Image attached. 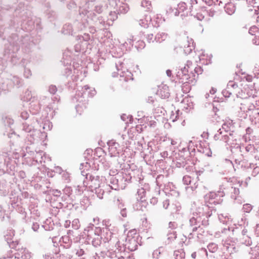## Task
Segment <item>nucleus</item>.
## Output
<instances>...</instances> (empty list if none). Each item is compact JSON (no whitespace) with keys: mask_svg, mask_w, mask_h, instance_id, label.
<instances>
[{"mask_svg":"<svg viewBox=\"0 0 259 259\" xmlns=\"http://www.w3.org/2000/svg\"><path fill=\"white\" fill-rule=\"evenodd\" d=\"M252 106H250L249 108H248L247 109H246L245 108V107H244L243 106L242 107H240V109L243 111V112H249L251 109V107H252Z\"/></svg>","mask_w":259,"mask_h":259,"instance_id":"37","label":"nucleus"},{"mask_svg":"<svg viewBox=\"0 0 259 259\" xmlns=\"http://www.w3.org/2000/svg\"><path fill=\"white\" fill-rule=\"evenodd\" d=\"M219 2V0H217L216 2H214V4L217 5V3Z\"/></svg>","mask_w":259,"mask_h":259,"instance_id":"60","label":"nucleus"},{"mask_svg":"<svg viewBox=\"0 0 259 259\" xmlns=\"http://www.w3.org/2000/svg\"><path fill=\"white\" fill-rule=\"evenodd\" d=\"M115 144H116V142L114 140L109 141L107 142V144L108 146H114Z\"/></svg>","mask_w":259,"mask_h":259,"instance_id":"39","label":"nucleus"},{"mask_svg":"<svg viewBox=\"0 0 259 259\" xmlns=\"http://www.w3.org/2000/svg\"><path fill=\"white\" fill-rule=\"evenodd\" d=\"M139 24L144 28H146L148 26V21L145 19H140L139 21Z\"/></svg>","mask_w":259,"mask_h":259,"instance_id":"24","label":"nucleus"},{"mask_svg":"<svg viewBox=\"0 0 259 259\" xmlns=\"http://www.w3.org/2000/svg\"><path fill=\"white\" fill-rule=\"evenodd\" d=\"M123 65V63L120 60L116 62L115 66L117 70V75H119L120 77L123 78V80L125 81L133 80V74L124 67Z\"/></svg>","mask_w":259,"mask_h":259,"instance_id":"2","label":"nucleus"},{"mask_svg":"<svg viewBox=\"0 0 259 259\" xmlns=\"http://www.w3.org/2000/svg\"><path fill=\"white\" fill-rule=\"evenodd\" d=\"M216 92V89H214V88H212L210 90V94H214Z\"/></svg>","mask_w":259,"mask_h":259,"instance_id":"47","label":"nucleus"},{"mask_svg":"<svg viewBox=\"0 0 259 259\" xmlns=\"http://www.w3.org/2000/svg\"><path fill=\"white\" fill-rule=\"evenodd\" d=\"M176 76L178 79L181 80V82H183V77H184V75L183 74L182 68L180 69L179 71L177 72Z\"/></svg>","mask_w":259,"mask_h":259,"instance_id":"26","label":"nucleus"},{"mask_svg":"<svg viewBox=\"0 0 259 259\" xmlns=\"http://www.w3.org/2000/svg\"><path fill=\"white\" fill-rule=\"evenodd\" d=\"M117 13L116 11L111 12L109 15L108 20H111L112 22H113L117 18Z\"/></svg>","mask_w":259,"mask_h":259,"instance_id":"21","label":"nucleus"},{"mask_svg":"<svg viewBox=\"0 0 259 259\" xmlns=\"http://www.w3.org/2000/svg\"><path fill=\"white\" fill-rule=\"evenodd\" d=\"M192 64V62L191 61H188L187 62V64L185 66H186V68H188V69L190 68V66Z\"/></svg>","mask_w":259,"mask_h":259,"instance_id":"43","label":"nucleus"},{"mask_svg":"<svg viewBox=\"0 0 259 259\" xmlns=\"http://www.w3.org/2000/svg\"><path fill=\"white\" fill-rule=\"evenodd\" d=\"M171 144L172 145H175V144H176V143H175V142H174V141H171Z\"/></svg>","mask_w":259,"mask_h":259,"instance_id":"56","label":"nucleus"},{"mask_svg":"<svg viewBox=\"0 0 259 259\" xmlns=\"http://www.w3.org/2000/svg\"><path fill=\"white\" fill-rule=\"evenodd\" d=\"M194 72L197 75L202 74L203 72V69L200 66H197L194 68Z\"/></svg>","mask_w":259,"mask_h":259,"instance_id":"31","label":"nucleus"},{"mask_svg":"<svg viewBox=\"0 0 259 259\" xmlns=\"http://www.w3.org/2000/svg\"><path fill=\"white\" fill-rule=\"evenodd\" d=\"M208 96H209L208 94H206V98H207Z\"/></svg>","mask_w":259,"mask_h":259,"instance_id":"63","label":"nucleus"},{"mask_svg":"<svg viewBox=\"0 0 259 259\" xmlns=\"http://www.w3.org/2000/svg\"><path fill=\"white\" fill-rule=\"evenodd\" d=\"M115 48H112L110 52L112 53H115Z\"/></svg>","mask_w":259,"mask_h":259,"instance_id":"55","label":"nucleus"},{"mask_svg":"<svg viewBox=\"0 0 259 259\" xmlns=\"http://www.w3.org/2000/svg\"><path fill=\"white\" fill-rule=\"evenodd\" d=\"M252 132H253V130L250 127H247L246 130V135H249L252 133ZM244 139H245V141H246L247 135L244 136Z\"/></svg>","mask_w":259,"mask_h":259,"instance_id":"33","label":"nucleus"},{"mask_svg":"<svg viewBox=\"0 0 259 259\" xmlns=\"http://www.w3.org/2000/svg\"><path fill=\"white\" fill-rule=\"evenodd\" d=\"M226 12L229 15H232L235 11V6L233 4L228 3L224 7Z\"/></svg>","mask_w":259,"mask_h":259,"instance_id":"9","label":"nucleus"},{"mask_svg":"<svg viewBox=\"0 0 259 259\" xmlns=\"http://www.w3.org/2000/svg\"><path fill=\"white\" fill-rule=\"evenodd\" d=\"M141 6L146 8L147 10L150 11L151 8V2L147 0H143L141 2Z\"/></svg>","mask_w":259,"mask_h":259,"instance_id":"19","label":"nucleus"},{"mask_svg":"<svg viewBox=\"0 0 259 259\" xmlns=\"http://www.w3.org/2000/svg\"><path fill=\"white\" fill-rule=\"evenodd\" d=\"M146 40L148 42H154L155 41L154 40V36L152 33H148L145 35Z\"/></svg>","mask_w":259,"mask_h":259,"instance_id":"22","label":"nucleus"},{"mask_svg":"<svg viewBox=\"0 0 259 259\" xmlns=\"http://www.w3.org/2000/svg\"><path fill=\"white\" fill-rule=\"evenodd\" d=\"M177 10L181 14V17L183 18L189 15L190 10H187V6L185 3L181 2L177 5Z\"/></svg>","mask_w":259,"mask_h":259,"instance_id":"5","label":"nucleus"},{"mask_svg":"<svg viewBox=\"0 0 259 259\" xmlns=\"http://www.w3.org/2000/svg\"><path fill=\"white\" fill-rule=\"evenodd\" d=\"M147 102L153 104L154 106H156L154 99L152 97H149L147 99Z\"/></svg>","mask_w":259,"mask_h":259,"instance_id":"34","label":"nucleus"},{"mask_svg":"<svg viewBox=\"0 0 259 259\" xmlns=\"http://www.w3.org/2000/svg\"><path fill=\"white\" fill-rule=\"evenodd\" d=\"M156 95L162 99L168 98L170 95L168 87L166 84L159 85Z\"/></svg>","mask_w":259,"mask_h":259,"instance_id":"4","label":"nucleus"},{"mask_svg":"<svg viewBox=\"0 0 259 259\" xmlns=\"http://www.w3.org/2000/svg\"><path fill=\"white\" fill-rule=\"evenodd\" d=\"M222 94L225 98H229L232 95L229 91V89H228V87L223 90L222 91Z\"/></svg>","mask_w":259,"mask_h":259,"instance_id":"29","label":"nucleus"},{"mask_svg":"<svg viewBox=\"0 0 259 259\" xmlns=\"http://www.w3.org/2000/svg\"><path fill=\"white\" fill-rule=\"evenodd\" d=\"M167 35L165 32H158L154 36V40L156 42L161 43L167 38Z\"/></svg>","mask_w":259,"mask_h":259,"instance_id":"7","label":"nucleus"},{"mask_svg":"<svg viewBox=\"0 0 259 259\" xmlns=\"http://www.w3.org/2000/svg\"><path fill=\"white\" fill-rule=\"evenodd\" d=\"M192 2H195L197 3L196 0H191Z\"/></svg>","mask_w":259,"mask_h":259,"instance_id":"59","label":"nucleus"},{"mask_svg":"<svg viewBox=\"0 0 259 259\" xmlns=\"http://www.w3.org/2000/svg\"><path fill=\"white\" fill-rule=\"evenodd\" d=\"M96 94V91L94 88H90L88 85H85L81 88L80 90H78L75 96L72 99L74 102L81 103L83 101V99L87 97H93Z\"/></svg>","mask_w":259,"mask_h":259,"instance_id":"1","label":"nucleus"},{"mask_svg":"<svg viewBox=\"0 0 259 259\" xmlns=\"http://www.w3.org/2000/svg\"><path fill=\"white\" fill-rule=\"evenodd\" d=\"M187 178H189V177H186V176H185V177H184V179H187Z\"/></svg>","mask_w":259,"mask_h":259,"instance_id":"62","label":"nucleus"},{"mask_svg":"<svg viewBox=\"0 0 259 259\" xmlns=\"http://www.w3.org/2000/svg\"><path fill=\"white\" fill-rule=\"evenodd\" d=\"M71 73V69L70 68H66V73L67 75H69Z\"/></svg>","mask_w":259,"mask_h":259,"instance_id":"42","label":"nucleus"},{"mask_svg":"<svg viewBox=\"0 0 259 259\" xmlns=\"http://www.w3.org/2000/svg\"><path fill=\"white\" fill-rule=\"evenodd\" d=\"M202 140L198 139V138H194V146H205L206 145H208L209 143L207 142V141L203 139L202 136H201Z\"/></svg>","mask_w":259,"mask_h":259,"instance_id":"13","label":"nucleus"},{"mask_svg":"<svg viewBox=\"0 0 259 259\" xmlns=\"http://www.w3.org/2000/svg\"><path fill=\"white\" fill-rule=\"evenodd\" d=\"M227 87H228V89H233L235 90L237 89L238 85L234 81L231 80L229 81Z\"/></svg>","mask_w":259,"mask_h":259,"instance_id":"20","label":"nucleus"},{"mask_svg":"<svg viewBox=\"0 0 259 259\" xmlns=\"http://www.w3.org/2000/svg\"><path fill=\"white\" fill-rule=\"evenodd\" d=\"M1 79L0 78V80ZM8 89H9L8 88L5 87L4 83H3L2 84H0V90H8Z\"/></svg>","mask_w":259,"mask_h":259,"instance_id":"40","label":"nucleus"},{"mask_svg":"<svg viewBox=\"0 0 259 259\" xmlns=\"http://www.w3.org/2000/svg\"><path fill=\"white\" fill-rule=\"evenodd\" d=\"M83 38V39L86 41H87V40L89 39V37H88V35H85V38H84L83 37H82Z\"/></svg>","mask_w":259,"mask_h":259,"instance_id":"51","label":"nucleus"},{"mask_svg":"<svg viewBox=\"0 0 259 259\" xmlns=\"http://www.w3.org/2000/svg\"><path fill=\"white\" fill-rule=\"evenodd\" d=\"M222 2H221V1H220V2H219V3L218 4V5H219V6H220L221 4H222Z\"/></svg>","mask_w":259,"mask_h":259,"instance_id":"58","label":"nucleus"},{"mask_svg":"<svg viewBox=\"0 0 259 259\" xmlns=\"http://www.w3.org/2000/svg\"><path fill=\"white\" fill-rule=\"evenodd\" d=\"M137 236V231L136 229H132L127 233L126 241L129 244L128 248L131 251L136 250L138 247V243L136 239Z\"/></svg>","mask_w":259,"mask_h":259,"instance_id":"3","label":"nucleus"},{"mask_svg":"<svg viewBox=\"0 0 259 259\" xmlns=\"http://www.w3.org/2000/svg\"><path fill=\"white\" fill-rule=\"evenodd\" d=\"M208 96H209L208 94H206V98H207Z\"/></svg>","mask_w":259,"mask_h":259,"instance_id":"64","label":"nucleus"},{"mask_svg":"<svg viewBox=\"0 0 259 259\" xmlns=\"http://www.w3.org/2000/svg\"><path fill=\"white\" fill-rule=\"evenodd\" d=\"M116 6V11L118 14H124L129 11V7L127 4L119 3Z\"/></svg>","mask_w":259,"mask_h":259,"instance_id":"6","label":"nucleus"},{"mask_svg":"<svg viewBox=\"0 0 259 259\" xmlns=\"http://www.w3.org/2000/svg\"><path fill=\"white\" fill-rule=\"evenodd\" d=\"M139 46L140 48H143L145 47V42L143 41H138Z\"/></svg>","mask_w":259,"mask_h":259,"instance_id":"38","label":"nucleus"},{"mask_svg":"<svg viewBox=\"0 0 259 259\" xmlns=\"http://www.w3.org/2000/svg\"><path fill=\"white\" fill-rule=\"evenodd\" d=\"M11 80L13 82L14 84L16 85L18 88L22 84V79L17 76H12L11 78Z\"/></svg>","mask_w":259,"mask_h":259,"instance_id":"16","label":"nucleus"},{"mask_svg":"<svg viewBox=\"0 0 259 259\" xmlns=\"http://www.w3.org/2000/svg\"><path fill=\"white\" fill-rule=\"evenodd\" d=\"M189 15L193 16L194 17L197 18L199 20H202L204 18V16L202 15L197 13L193 10L192 6L190 8Z\"/></svg>","mask_w":259,"mask_h":259,"instance_id":"14","label":"nucleus"},{"mask_svg":"<svg viewBox=\"0 0 259 259\" xmlns=\"http://www.w3.org/2000/svg\"><path fill=\"white\" fill-rule=\"evenodd\" d=\"M127 118L125 114H123L121 116V118L123 121H126V118Z\"/></svg>","mask_w":259,"mask_h":259,"instance_id":"46","label":"nucleus"},{"mask_svg":"<svg viewBox=\"0 0 259 259\" xmlns=\"http://www.w3.org/2000/svg\"><path fill=\"white\" fill-rule=\"evenodd\" d=\"M7 122L9 123V124H13V120L11 119L10 118H8L7 119Z\"/></svg>","mask_w":259,"mask_h":259,"instance_id":"44","label":"nucleus"},{"mask_svg":"<svg viewBox=\"0 0 259 259\" xmlns=\"http://www.w3.org/2000/svg\"><path fill=\"white\" fill-rule=\"evenodd\" d=\"M52 126H53V125L50 121L46 120L42 123V128L44 130V131H43V132H45V131H50L52 129Z\"/></svg>","mask_w":259,"mask_h":259,"instance_id":"18","label":"nucleus"},{"mask_svg":"<svg viewBox=\"0 0 259 259\" xmlns=\"http://www.w3.org/2000/svg\"><path fill=\"white\" fill-rule=\"evenodd\" d=\"M73 27L71 24H65L63 26L62 32L64 34H70L73 32Z\"/></svg>","mask_w":259,"mask_h":259,"instance_id":"15","label":"nucleus"},{"mask_svg":"<svg viewBox=\"0 0 259 259\" xmlns=\"http://www.w3.org/2000/svg\"><path fill=\"white\" fill-rule=\"evenodd\" d=\"M183 71V74L184 75V77H183V81H185V82H189L190 81L189 79L190 78V74L188 73L189 70L188 68H186V66H184L181 68Z\"/></svg>","mask_w":259,"mask_h":259,"instance_id":"11","label":"nucleus"},{"mask_svg":"<svg viewBox=\"0 0 259 259\" xmlns=\"http://www.w3.org/2000/svg\"><path fill=\"white\" fill-rule=\"evenodd\" d=\"M122 54H123V52L122 51H120L117 53L118 56L117 57L121 56Z\"/></svg>","mask_w":259,"mask_h":259,"instance_id":"50","label":"nucleus"},{"mask_svg":"<svg viewBox=\"0 0 259 259\" xmlns=\"http://www.w3.org/2000/svg\"><path fill=\"white\" fill-rule=\"evenodd\" d=\"M75 50L76 52H78L81 51V45L79 44H77L74 46Z\"/></svg>","mask_w":259,"mask_h":259,"instance_id":"36","label":"nucleus"},{"mask_svg":"<svg viewBox=\"0 0 259 259\" xmlns=\"http://www.w3.org/2000/svg\"><path fill=\"white\" fill-rule=\"evenodd\" d=\"M258 30V28L255 26H253L251 27L249 30V33L251 35H255V32H257Z\"/></svg>","mask_w":259,"mask_h":259,"instance_id":"28","label":"nucleus"},{"mask_svg":"<svg viewBox=\"0 0 259 259\" xmlns=\"http://www.w3.org/2000/svg\"><path fill=\"white\" fill-rule=\"evenodd\" d=\"M223 128L226 130L227 127H228V125L226 123H224L222 125Z\"/></svg>","mask_w":259,"mask_h":259,"instance_id":"49","label":"nucleus"},{"mask_svg":"<svg viewBox=\"0 0 259 259\" xmlns=\"http://www.w3.org/2000/svg\"><path fill=\"white\" fill-rule=\"evenodd\" d=\"M136 40V39H134V37H132V38H129L127 39V41H125L122 44V46L123 47H126V46L128 45V44H129L130 45L133 46V42L134 41Z\"/></svg>","mask_w":259,"mask_h":259,"instance_id":"30","label":"nucleus"},{"mask_svg":"<svg viewBox=\"0 0 259 259\" xmlns=\"http://www.w3.org/2000/svg\"><path fill=\"white\" fill-rule=\"evenodd\" d=\"M166 74L168 77H171L172 75L171 71L169 69H168L166 71Z\"/></svg>","mask_w":259,"mask_h":259,"instance_id":"41","label":"nucleus"},{"mask_svg":"<svg viewBox=\"0 0 259 259\" xmlns=\"http://www.w3.org/2000/svg\"><path fill=\"white\" fill-rule=\"evenodd\" d=\"M194 137H193L192 139L189 141L188 144H189V145H191V144H193V146L194 145V143L195 142H194Z\"/></svg>","mask_w":259,"mask_h":259,"instance_id":"45","label":"nucleus"},{"mask_svg":"<svg viewBox=\"0 0 259 259\" xmlns=\"http://www.w3.org/2000/svg\"><path fill=\"white\" fill-rule=\"evenodd\" d=\"M30 104V111L33 114H36L40 110V106L38 103L37 102L34 103L31 102Z\"/></svg>","mask_w":259,"mask_h":259,"instance_id":"10","label":"nucleus"},{"mask_svg":"<svg viewBox=\"0 0 259 259\" xmlns=\"http://www.w3.org/2000/svg\"><path fill=\"white\" fill-rule=\"evenodd\" d=\"M32 25L31 26H30V27L28 28H26V30L27 31H29V30H30L32 29Z\"/></svg>","mask_w":259,"mask_h":259,"instance_id":"54","label":"nucleus"},{"mask_svg":"<svg viewBox=\"0 0 259 259\" xmlns=\"http://www.w3.org/2000/svg\"><path fill=\"white\" fill-rule=\"evenodd\" d=\"M247 146H252V144H248Z\"/></svg>","mask_w":259,"mask_h":259,"instance_id":"61","label":"nucleus"},{"mask_svg":"<svg viewBox=\"0 0 259 259\" xmlns=\"http://www.w3.org/2000/svg\"><path fill=\"white\" fill-rule=\"evenodd\" d=\"M98 22H99V24H102L103 26H104L105 25V21H104V20L103 19V18L102 17H96V21H91V23H90V24H91L92 23H96Z\"/></svg>","mask_w":259,"mask_h":259,"instance_id":"23","label":"nucleus"},{"mask_svg":"<svg viewBox=\"0 0 259 259\" xmlns=\"http://www.w3.org/2000/svg\"><path fill=\"white\" fill-rule=\"evenodd\" d=\"M191 256H192V257L193 258H195V257H196V253H195V252H194V253H192V255H191Z\"/></svg>","mask_w":259,"mask_h":259,"instance_id":"53","label":"nucleus"},{"mask_svg":"<svg viewBox=\"0 0 259 259\" xmlns=\"http://www.w3.org/2000/svg\"><path fill=\"white\" fill-rule=\"evenodd\" d=\"M22 126V130L25 132L26 133H31V132L33 133L34 132V127L31 125H29L26 122L23 123ZM32 135V134H30V136H31Z\"/></svg>","mask_w":259,"mask_h":259,"instance_id":"12","label":"nucleus"},{"mask_svg":"<svg viewBox=\"0 0 259 259\" xmlns=\"http://www.w3.org/2000/svg\"><path fill=\"white\" fill-rule=\"evenodd\" d=\"M166 12L169 15H174L175 16H178L179 15V12H178L177 8L169 7L167 9Z\"/></svg>","mask_w":259,"mask_h":259,"instance_id":"17","label":"nucleus"},{"mask_svg":"<svg viewBox=\"0 0 259 259\" xmlns=\"http://www.w3.org/2000/svg\"><path fill=\"white\" fill-rule=\"evenodd\" d=\"M201 147L203 148V149H205L206 151H207V150L209 151L208 152L206 153V155H207L208 156H211L212 153L210 151V149H209V147L205 146V147Z\"/></svg>","mask_w":259,"mask_h":259,"instance_id":"35","label":"nucleus"},{"mask_svg":"<svg viewBox=\"0 0 259 259\" xmlns=\"http://www.w3.org/2000/svg\"><path fill=\"white\" fill-rule=\"evenodd\" d=\"M48 91L51 94H55L57 91V89L55 85H51L49 87Z\"/></svg>","mask_w":259,"mask_h":259,"instance_id":"27","label":"nucleus"},{"mask_svg":"<svg viewBox=\"0 0 259 259\" xmlns=\"http://www.w3.org/2000/svg\"><path fill=\"white\" fill-rule=\"evenodd\" d=\"M229 91L231 94H232L233 93H235L234 90L233 89H229Z\"/></svg>","mask_w":259,"mask_h":259,"instance_id":"52","label":"nucleus"},{"mask_svg":"<svg viewBox=\"0 0 259 259\" xmlns=\"http://www.w3.org/2000/svg\"><path fill=\"white\" fill-rule=\"evenodd\" d=\"M81 108V105L80 104H78L76 105V110L77 112H79V109Z\"/></svg>","mask_w":259,"mask_h":259,"instance_id":"48","label":"nucleus"},{"mask_svg":"<svg viewBox=\"0 0 259 259\" xmlns=\"http://www.w3.org/2000/svg\"><path fill=\"white\" fill-rule=\"evenodd\" d=\"M24 76L26 78H29L31 76V72L30 69L25 67L24 70Z\"/></svg>","mask_w":259,"mask_h":259,"instance_id":"25","label":"nucleus"},{"mask_svg":"<svg viewBox=\"0 0 259 259\" xmlns=\"http://www.w3.org/2000/svg\"><path fill=\"white\" fill-rule=\"evenodd\" d=\"M193 49H194V41L193 39L190 38L189 40H188L187 46L185 47L184 51L186 54H189Z\"/></svg>","mask_w":259,"mask_h":259,"instance_id":"8","label":"nucleus"},{"mask_svg":"<svg viewBox=\"0 0 259 259\" xmlns=\"http://www.w3.org/2000/svg\"><path fill=\"white\" fill-rule=\"evenodd\" d=\"M116 75H115V73H113V76L115 77Z\"/></svg>","mask_w":259,"mask_h":259,"instance_id":"57","label":"nucleus"},{"mask_svg":"<svg viewBox=\"0 0 259 259\" xmlns=\"http://www.w3.org/2000/svg\"><path fill=\"white\" fill-rule=\"evenodd\" d=\"M29 114L27 111H23L21 113V117L23 119H27L28 118Z\"/></svg>","mask_w":259,"mask_h":259,"instance_id":"32","label":"nucleus"}]
</instances>
